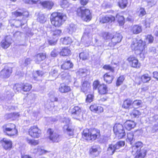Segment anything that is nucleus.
<instances>
[{
	"label": "nucleus",
	"instance_id": "obj_1",
	"mask_svg": "<svg viewBox=\"0 0 158 158\" xmlns=\"http://www.w3.org/2000/svg\"><path fill=\"white\" fill-rule=\"evenodd\" d=\"M66 19V15L61 13H53L50 17L52 24L56 27H59L61 26Z\"/></svg>",
	"mask_w": 158,
	"mask_h": 158
},
{
	"label": "nucleus",
	"instance_id": "obj_2",
	"mask_svg": "<svg viewBox=\"0 0 158 158\" xmlns=\"http://www.w3.org/2000/svg\"><path fill=\"white\" fill-rule=\"evenodd\" d=\"M82 137L88 140H94L100 136V131L95 128L84 129L82 134Z\"/></svg>",
	"mask_w": 158,
	"mask_h": 158
},
{
	"label": "nucleus",
	"instance_id": "obj_3",
	"mask_svg": "<svg viewBox=\"0 0 158 158\" xmlns=\"http://www.w3.org/2000/svg\"><path fill=\"white\" fill-rule=\"evenodd\" d=\"M145 44L141 40H138L136 39H133L131 48L132 50L135 51L137 54H140L145 50Z\"/></svg>",
	"mask_w": 158,
	"mask_h": 158
},
{
	"label": "nucleus",
	"instance_id": "obj_4",
	"mask_svg": "<svg viewBox=\"0 0 158 158\" xmlns=\"http://www.w3.org/2000/svg\"><path fill=\"white\" fill-rule=\"evenodd\" d=\"M77 15L82 19L85 21H89L92 18V15L89 10L84 9L83 7L79 8L76 11Z\"/></svg>",
	"mask_w": 158,
	"mask_h": 158
},
{
	"label": "nucleus",
	"instance_id": "obj_5",
	"mask_svg": "<svg viewBox=\"0 0 158 158\" xmlns=\"http://www.w3.org/2000/svg\"><path fill=\"white\" fill-rule=\"evenodd\" d=\"M114 133L119 139L123 138L126 133L123 126L120 123H116L113 128Z\"/></svg>",
	"mask_w": 158,
	"mask_h": 158
},
{
	"label": "nucleus",
	"instance_id": "obj_6",
	"mask_svg": "<svg viewBox=\"0 0 158 158\" xmlns=\"http://www.w3.org/2000/svg\"><path fill=\"white\" fill-rule=\"evenodd\" d=\"M124 142L123 141H119L114 145H109L107 149V152L110 154H113L115 152L120 149L124 145Z\"/></svg>",
	"mask_w": 158,
	"mask_h": 158
},
{
	"label": "nucleus",
	"instance_id": "obj_7",
	"mask_svg": "<svg viewBox=\"0 0 158 158\" xmlns=\"http://www.w3.org/2000/svg\"><path fill=\"white\" fill-rule=\"evenodd\" d=\"M70 119L68 118H64L62 120L63 123L65 124L63 127V130L65 133L72 136L73 135V131L71 127L69 126Z\"/></svg>",
	"mask_w": 158,
	"mask_h": 158
},
{
	"label": "nucleus",
	"instance_id": "obj_8",
	"mask_svg": "<svg viewBox=\"0 0 158 158\" xmlns=\"http://www.w3.org/2000/svg\"><path fill=\"white\" fill-rule=\"evenodd\" d=\"M29 135L31 137L38 138L40 135L41 131L36 126H33L30 127L28 130Z\"/></svg>",
	"mask_w": 158,
	"mask_h": 158
},
{
	"label": "nucleus",
	"instance_id": "obj_9",
	"mask_svg": "<svg viewBox=\"0 0 158 158\" xmlns=\"http://www.w3.org/2000/svg\"><path fill=\"white\" fill-rule=\"evenodd\" d=\"M48 132L49 135V139L52 142H57L60 140V136L56 133L54 132L52 129H48Z\"/></svg>",
	"mask_w": 158,
	"mask_h": 158
},
{
	"label": "nucleus",
	"instance_id": "obj_10",
	"mask_svg": "<svg viewBox=\"0 0 158 158\" xmlns=\"http://www.w3.org/2000/svg\"><path fill=\"white\" fill-rule=\"evenodd\" d=\"M123 38L122 35L119 33H116L111 39V42L109 45L110 46H114L117 43L120 42Z\"/></svg>",
	"mask_w": 158,
	"mask_h": 158
},
{
	"label": "nucleus",
	"instance_id": "obj_11",
	"mask_svg": "<svg viewBox=\"0 0 158 158\" xmlns=\"http://www.w3.org/2000/svg\"><path fill=\"white\" fill-rule=\"evenodd\" d=\"M131 67L133 68H139L141 66L140 63H139L138 60L133 56H130L127 59Z\"/></svg>",
	"mask_w": 158,
	"mask_h": 158
},
{
	"label": "nucleus",
	"instance_id": "obj_12",
	"mask_svg": "<svg viewBox=\"0 0 158 158\" xmlns=\"http://www.w3.org/2000/svg\"><path fill=\"white\" fill-rule=\"evenodd\" d=\"M81 108L78 106H74L71 110V112L72 116L75 119H78L81 112Z\"/></svg>",
	"mask_w": 158,
	"mask_h": 158
},
{
	"label": "nucleus",
	"instance_id": "obj_13",
	"mask_svg": "<svg viewBox=\"0 0 158 158\" xmlns=\"http://www.w3.org/2000/svg\"><path fill=\"white\" fill-rule=\"evenodd\" d=\"M59 90L61 93H66L71 91V88L69 86L64 84H62L59 87Z\"/></svg>",
	"mask_w": 158,
	"mask_h": 158
},
{
	"label": "nucleus",
	"instance_id": "obj_14",
	"mask_svg": "<svg viewBox=\"0 0 158 158\" xmlns=\"http://www.w3.org/2000/svg\"><path fill=\"white\" fill-rule=\"evenodd\" d=\"M140 79L141 80V81H142L144 83H147L151 80V77L148 74H146L142 75L140 79L139 78H137L135 80L136 82V84L138 85H140L141 82L140 81L137 82V81Z\"/></svg>",
	"mask_w": 158,
	"mask_h": 158
},
{
	"label": "nucleus",
	"instance_id": "obj_15",
	"mask_svg": "<svg viewBox=\"0 0 158 158\" xmlns=\"http://www.w3.org/2000/svg\"><path fill=\"white\" fill-rule=\"evenodd\" d=\"M89 108L91 111L98 113H101L103 110V108L102 107L95 104L91 105Z\"/></svg>",
	"mask_w": 158,
	"mask_h": 158
},
{
	"label": "nucleus",
	"instance_id": "obj_16",
	"mask_svg": "<svg viewBox=\"0 0 158 158\" xmlns=\"http://www.w3.org/2000/svg\"><path fill=\"white\" fill-rule=\"evenodd\" d=\"M115 19V17L111 15L109 16L106 15L101 18L100 19V21L102 23H104L110 21L111 22L114 21Z\"/></svg>",
	"mask_w": 158,
	"mask_h": 158
},
{
	"label": "nucleus",
	"instance_id": "obj_17",
	"mask_svg": "<svg viewBox=\"0 0 158 158\" xmlns=\"http://www.w3.org/2000/svg\"><path fill=\"white\" fill-rule=\"evenodd\" d=\"M135 151L137 152V154L135 158H144L147 152L146 148H145L141 149L139 152L138 150H136Z\"/></svg>",
	"mask_w": 158,
	"mask_h": 158
},
{
	"label": "nucleus",
	"instance_id": "obj_18",
	"mask_svg": "<svg viewBox=\"0 0 158 158\" xmlns=\"http://www.w3.org/2000/svg\"><path fill=\"white\" fill-rule=\"evenodd\" d=\"M135 123L134 121L131 120L127 121L124 123V126L128 130H130L133 128L135 127Z\"/></svg>",
	"mask_w": 158,
	"mask_h": 158
},
{
	"label": "nucleus",
	"instance_id": "obj_19",
	"mask_svg": "<svg viewBox=\"0 0 158 158\" xmlns=\"http://www.w3.org/2000/svg\"><path fill=\"white\" fill-rule=\"evenodd\" d=\"M104 81L107 83L110 84L112 82L114 78V77L112 74H110V73H107L104 75Z\"/></svg>",
	"mask_w": 158,
	"mask_h": 158
},
{
	"label": "nucleus",
	"instance_id": "obj_20",
	"mask_svg": "<svg viewBox=\"0 0 158 158\" xmlns=\"http://www.w3.org/2000/svg\"><path fill=\"white\" fill-rule=\"evenodd\" d=\"M0 77L2 78H6L9 77V69L5 67L0 72Z\"/></svg>",
	"mask_w": 158,
	"mask_h": 158
},
{
	"label": "nucleus",
	"instance_id": "obj_21",
	"mask_svg": "<svg viewBox=\"0 0 158 158\" xmlns=\"http://www.w3.org/2000/svg\"><path fill=\"white\" fill-rule=\"evenodd\" d=\"M90 87V83L88 81H85L82 84L81 90L83 92L85 93L89 90Z\"/></svg>",
	"mask_w": 158,
	"mask_h": 158
},
{
	"label": "nucleus",
	"instance_id": "obj_22",
	"mask_svg": "<svg viewBox=\"0 0 158 158\" xmlns=\"http://www.w3.org/2000/svg\"><path fill=\"white\" fill-rule=\"evenodd\" d=\"M73 64L69 60H66L64 63L61 65V68L67 70L73 67Z\"/></svg>",
	"mask_w": 158,
	"mask_h": 158
},
{
	"label": "nucleus",
	"instance_id": "obj_23",
	"mask_svg": "<svg viewBox=\"0 0 158 158\" xmlns=\"http://www.w3.org/2000/svg\"><path fill=\"white\" fill-rule=\"evenodd\" d=\"M12 15L15 17H17L23 16L25 17H27L29 16V13L28 11H25L22 13L18 11H16L15 12H13L12 13Z\"/></svg>",
	"mask_w": 158,
	"mask_h": 158
},
{
	"label": "nucleus",
	"instance_id": "obj_24",
	"mask_svg": "<svg viewBox=\"0 0 158 158\" xmlns=\"http://www.w3.org/2000/svg\"><path fill=\"white\" fill-rule=\"evenodd\" d=\"M46 55L45 54L43 53H40L37 54L35 57V62L37 64H39L40 62L46 58Z\"/></svg>",
	"mask_w": 158,
	"mask_h": 158
},
{
	"label": "nucleus",
	"instance_id": "obj_25",
	"mask_svg": "<svg viewBox=\"0 0 158 158\" xmlns=\"http://www.w3.org/2000/svg\"><path fill=\"white\" fill-rule=\"evenodd\" d=\"M98 91L101 94H105L107 92V87L106 85L103 84L99 85L98 87Z\"/></svg>",
	"mask_w": 158,
	"mask_h": 158
},
{
	"label": "nucleus",
	"instance_id": "obj_26",
	"mask_svg": "<svg viewBox=\"0 0 158 158\" xmlns=\"http://www.w3.org/2000/svg\"><path fill=\"white\" fill-rule=\"evenodd\" d=\"M131 31L134 34H138L142 31L141 27L138 25H135L131 27Z\"/></svg>",
	"mask_w": 158,
	"mask_h": 158
},
{
	"label": "nucleus",
	"instance_id": "obj_27",
	"mask_svg": "<svg viewBox=\"0 0 158 158\" xmlns=\"http://www.w3.org/2000/svg\"><path fill=\"white\" fill-rule=\"evenodd\" d=\"M98 147L96 146H93L90 149L89 152L90 154L95 156L99 154L98 151Z\"/></svg>",
	"mask_w": 158,
	"mask_h": 158
},
{
	"label": "nucleus",
	"instance_id": "obj_28",
	"mask_svg": "<svg viewBox=\"0 0 158 158\" xmlns=\"http://www.w3.org/2000/svg\"><path fill=\"white\" fill-rule=\"evenodd\" d=\"M3 131L5 135L9 136L10 133V124L4 125L2 127Z\"/></svg>",
	"mask_w": 158,
	"mask_h": 158
},
{
	"label": "nucleus",
	"instance_id": "obj_29",
	"mask_svg": "<svg viewBox=\"0 0 158 158\" xmlns=\"http://www.w3.org/2000/svg\"><path fill=\"white\" fill-rule=\"evenodd\" d=\"M71 51L68 48L64 47L60 52V55L63 56H68L70 54Z\"/></svg>",
	"mask_w": 158,
	"mask_h": 158
},
{
	"label": "nucleus",
	"instance_id": "obj_30",
	"mask_svg": "<svg viewBox=\"0 0 158 158\" xmlns=\"http://www.w3.org/2000/svg\"><path fill=\"white\" fill-rule=\"evenodd\" d=\"M60 41L62 44L65 45L70 44L72 42V40L69 37H66L60 39Z\"/></svg>",
	"mask_w": 158,
	"mask_h": 158
},
{
	"label": "nucleus",
	"instance_id": "obj_31",
	"mask_svg": "<svg viewBox=\"0 0 158 158\" xmlns=\"http://www.w3.org/2000/svg\"><path fill=\"white\" fill-rule=\"evenodd\" d=\"M53 4V2L49 1H45L42 3V5L44 8L48 9H51Z\"/></svg>",
	"mask_w": 158,
	"mask_h": 158
},
{
	"label": "nucleus",
	"instance_id": "obj_32",
	"mask_svg": "<svg viewBox=\"0 0 158 158\" xmlns=\"http://www.w3.org/2000/svg\"><path fill=\"white\" fill-rule=\"evenodd\" d=\"M132 102V101L131 99H127L124 101L122 107L125 109H128L131 106Z\"/></svg>",
	"mask_w": 158,
	"mask_h": 158
},
{
	"label": "nucleus",
	"instance_id": "obj_33",
	"mask_svg": "<svg viewBox=\"0 0 158 158\" xmlns=\"http://www.w3.org/2000/svg\"><path fill=\"white\" fill-rule=\"evenodd\" d=\"M76 28L77 26L75 25L73 23L70 24L68 28L69 33L72 34L75 32L76 31Z\"/></svg>",
	"mask_w": 158,
	"mask_h": 158
},
{
	"label": "nucleus",
	"instance_id": "obj_34",
	"mask_svg": "<svg viewBox=\"0 0 158 158\" xmlns=\"http://www.w3.org/2000/svg\"><path fill=\"white\" fill-rule=\"evenodd\" d=\"M18 131L15 129V126L14 124H10V136L17 135Z\"/></svg>",
	"mask_w": 158,
	"mask_h": 158
},
{
	"label": "nucleus",
	"instance_id": "obj_35",
	"mask_svg": "<svg viewBox=\"0 0 158 158\" xmlns=\"http://www.w3.org/2000/svg\"><path fill=\"white\" fill-rule=\"evenodd\" d=\"M127 3L128 1L127 0H119L118 2L119 6L122 9L126 7Z\"/></svg>",
	"mask_w": 158,
	"mask_h": 158
},
{
	"label": "nucleus",
	"instance_id": "obj_36",
	"mask_svg": "<svg viewBox=\"0 0 158 158\" xmlns=\"http://www.w3.org/2000/svg\"><path fill=\"white\" fill-rule=\"evenodd\" d=\"M3 141L2 145L4 148L6 150L9 149L10 148V141L6 138H4Z\"/></svg>",
	"mask_w": 158,
	"mask_h": 158
},
{
	"label": "nucleus",
	"instance_id": "obj_37",
	"mask_svg": "<svg viewBox=\"0 0 158 158\" xmlns=\"http://www.w3.org/2000/svg\"><path fill=\"white\" fill-rule=\"evenodd\" d=\"M116 19H117L120 25L122 26L124 24V19L123 16L117 14L116 15Z\"/></svg>",
	"mask_w": 158,
	"mask_h": 158
},
{
	"label": "nucleus",
	"instance_id": "obj_38",
	"mask_svg": "<svg viewBox=\"0 0 158 158\" xmlns=\"http://www.w3.org/2000/svg\"><path fill=\"white\" fill-rule=\"evenodd\" d=\"M140 114V112L136 110H133L130 113L131 116L132 118H138Z\"/></svg>",
	"mask_w": 158,
	"mask_h": 158
},
{
	"label": "nucleus",
	"instance_id": "obj_39",
	"mask_svg": "<svg viewBox=\"0 0 158 158\" xmlns=\"http://www.w3.org/2000/svg\"><path fill=\"white\" fill-rule=\"evenodd\" d=\"M137 12L140 17H142L146 14V11L144 8L143 7L138 8L137 10Z\"/></svg>",
	"mask_w": 158,
	"mask_h": 158
},
{
	"label": "nucleus",
	"instance_id": "obj_40",
	"mask_svg": "<svg viewBox=\"0 0 158 158\" xmlns=\"http://www.w3.org/2000/svg\"><path fill=\"white\" fill-rule=\"evenodd\" d=\"M50 76H52L55 79H56L58 75L57 69L54 68H53L50 73Z\"/></svg>",
	"mask_w": 158,
	"mask_h": 158
},
{
	"label": "nucleus",
	"instance_id": "obj_41",
	"mask_svg": "<svg viewBox=\"0 0 158 158\" xmlns=\"http://www.w3.org/2000/svg\"><path fill=\"white\" fill-rule=\"evenodd\" d=\"M133 106L135 108H138L141 106L142 104V102L140 100H135L132 103Z\"/></svg>",
	"mask_w": 158,
	"mask_h": 158
},
{
	"label": "nucleus",
	"instance_id": "obj_42",
	"mask_svg": "<svg viewBox=\"0 0 158 158\" xmlns=\"http://www.w3.org/2000/svg\"><path fill=\"white\" fill-rule=\"evenodd\" d=\"M34 152L35 153H38L39 155H42L45 153V151L44 149H43L40 147H38L37 149H35L34 151Z\"/></svg>",
	"mask_w": 158,
	"mask_h": 158
},
{
	"label": "nucleus",
	"instance_id": "obj_43",
	"mask_svg": "<svg viewBox=\"0 0 158 158\" xmlns=\"http://www.w3.org/2000/svg\"><path fill=\"white\" fill-rule=\"evenodd\" d=\"M27 142L29 144L33 145H36L39 143L37 140L27 138L26 139Z\"/></svg>",
	"mask_w": 158,
	"mask_h": 158
},
{
	"label": "nucleus",
	"instance_id": "obj_44",
	"mask_svg": "<svg viewBox=\"0 0 158 158\" xmlns=\"http://www.w3.org/2000/svg\"><path fill=\"white\" fill-rule=\"evenodd\" d=\"M31 85L28 83L25 84L22 87V90L25 92H27L30 91L31 89Z\"/></svg>",
	"mask_w": 158,
	"mask_h": 158
},
{
	"label": "nucleus",
	"instance_id": "obj_45",
	"mask_svg": "<svg viewBox=\"0 0 158 158\" xmlns=\"http://www.w3.org/2000/svg\"><path fill=\"white\" fill-rule=\"evenodd\" d=\"M124 80V77L123 76H120L117 79L116 81V85L119 86L121 85Z\"/></svg>",
	"mask_w": 158,
	"mask_h": 158
},
{
	"label": "nucleus",
	"instance_id": "obj_46",
	"mask_svg": "<svg viewBox=\"0 0 158 158\" xmlns=\"http://www.w3.org/2000/svg\"><path fill=\"white\" fill-rule=\"evenodd\" d=\"M60 4L62 8H66L69 6L68 2L67 0H61Z\"/></svg>",
	"mask_w": 158,
	"mask_h": 158
},
{
	"label": "nucleus",
	"instance_id": "obj_47",
	"mask_svg": "<svg viewBox=\"0 0 158 158\" xmlns=\"http://www.w3.org/2000/svg\"><path fill=\"white\" fill-rule=\"evenodd\" d=\"M23 86L19 84H16L13 87V89L15 92H18L22 89Z\"/></svg>",
	"mask_w": 158,
	"mask_h": 158
},
{
	"label": "nucleus",
	"instance_id": "obj_48",
	"mask_svg": "<svg viewBox=\"0 0 158 158\" xmlns=\"http://www.w3.org/2000/svg\"><path fill=\"white\" fill-rule=\"evenodd\" d=\"M1 46L3 48H7L10 46L9 43L5 40L1 42Z\"/></svg>",
	"mask_w": 158,
	"mask_h": 158
},
{
	"label": "nucleus",
	"instance_id": "obj_49",
	"mask_svg": "<svg viewBox=\"0 0 158 158\" xmlns=\"http://www.w3.org/2000/svg\"><path fill=\"white\" fill-rule=\"evenodd\" d=\"M46 18L43 14H40L38 18V20L41 23H44L46 21Z\"/></svg>",
	"mask_w": 158,
	"mask_h": 158
},
{
	"label": "nucleus",
	"instance_id": "obj_50",
	"mask_svg": "<svg viewBox=\"0 0 158 158\" xmlns=\"http://www.w3.org/2000/svg\"><path fill=\"white\" fill-rule=\"evenodd\" d=\"M146 2L148 4V5L151 7L155 5L156 3V0H146Z\"/></svg>",
	"mask_w": 158,
	"mask_h": 158
},
{
	"label": "nucleus",
	"instance_id": "obj_51",
	"mask_svg": "<svg viewBox=\"0 0 158 158\" xmlns=\"http://www.w3.org/2000/svg\"><path fill=\"white\" fill-rule=\"evenodd\" d=\"M94 99V96L92 94H88L86 99V102H87L90 103L93 101Z\"/></svg>",
	"mask_w": 158,
	"mask_h": 158
},
{
	"label": "nucleus",
	"instance_id": "obj_52",
	"mask_svg": "<svg viewBox=\"0 0 158 158\" xmlns=\"http://www.w3.org/2000/svg\"><path fill=\"white\" fill-rule=\"evenodd\" d=\"M61 33V31L59 29H56L55 31H53L52 34L54 36L57 37Z\"/></svg>",
	"mask_w": 158,
	"mask_h": 158
},
{
	"label": "nucleus",
	"instance_id": "obj_53",
	"mask_svg": "<svg viewBox=\"0 0 158 158\" xmlns=\"http://www.w3.org/2000/svg\"><path fill=\"white\" fill-rule=\"evenodd\" d=\"M143 143L140 142H138L135 144V145L133 146L132 149L135 150L136 148H140L142 146Z\"/></svg>",
	"mask_w": 158,
	"mask_h": 158
},
{
	"label": "nucleus",
	"instance_id": "obj_54",
	"mask_svg": "<svg viewBox=\"0 0 158 158\" xmlns=\"http://www.w3.org/2000/svg\"><path fill=\"white\" fill-rule=\"evenodd\" d=\"M37 75L38 76H42L43 74V73L41 71H37L33 74V78L35 80H36L37 77L36 76Z\"/></svg>",
	"mask_w": 158,
	"mask_h": 158
},
{
	"label": "nucleus",
	"instance_id": "obj_55",
	"mask_svg": "<svg viewBox=\"0 0 158 158\" xmlns=\"http://www.w3.org/2000/svg\"><path fill=\"white\" fill-rule=\"evenodd\" d=\"M86 69H79L78 73L81 76H85L86 75Z\"/></svg>",
	"mask_w": 158,
	"mask_h": 158
},
{
	"label": "nucleus",
	"instance_id": "obj_56",
	"mask_svg": "<svg viewBox=\"0 0 158 158\" xmlns=\"http://www.w3.org/2000/svg\"><path fill=\"white\" fill-rule=\"evenodd\" d=\"M103 68L106 70H110L111 72L113 73L114 71V68L112 67L109 65H105L103 66Z\"/></svg>",
	"mask_w": 158,
	"mask_h": 158
},
{
	"label": "nucleus",
	"instance_id": "obj_57",
	"mask_svg": "<svg viewBox=\"0 0 158 158\" xmlns=\"http://www.w3.org/2000/svg\"><path fill=\"white\" fill-rule=\"evenodd\" d=\"M134 135L132 132H130L127 134V139L131 142L133 139Z\"/></svg>",
	"mask_w": 158,
	"mask_h": 158
},
{
	"label": "nucleus",
	"instance_id": "obj_58",
	"mask_svg": "<svg viewBox=\"0 0 158 158\" xmlns=\"http://www.w3.org/2000/svg\"><path fill=\"white\" fill-rule=\"evenodd\" d=\"M112 37V35L108 32H105L103 35V37L105 40L110 39Z\"/></svg>",
	"mask_w": 158,
	"mask_h": 158
},
{
	"label": "nucleus",
	"instance_id": "obj_59",
	"mask_svg": "<svg viewBox=\"0 0 158 158\" xmlns=\"http://www.w3.org/2000/svg\"><path fill=\"white\" fill-rule=\"evenodd\" d=\"M11 115L12 120H14L19 117V114L18 113H13L10 114ZM11 118V117H10Z\"/></svg>",
	"mask_w": 158,
	"mask_h": 158
},
{
	"label": "nucleus",
	"instance_id": "obj_60",
	"mask_svg": "<svg viewBox=\"0 0 158 158\" xmlns=\"http://www.w3.org/2000/svg\"><path fill=\"white\" fill-rule=\"evenodd\" d=\"M80 59L83 60H85L87 59V53L84 52H81L79 54Z\"/></svg>",
	"mask_w": 158,
	"mask_h": 158
},
{
	"label": "nucleus",
	"instance_id": "obj_61",
	"mask_svg": "<svg viewBox=\"0 0 158 158\" xmlns=\"http://www.w3.org/2000/svg\"><path fill=\"white\" fill-rule=\"evenodd\" d=\"M154 40L153 37L151 35H148L146 38V41H148L149 43H152Z\"/></svg>",
	"mask_w": 158,
	"mask_h": 158
},
{
	"label": "nucleus",
	"instance_id": "obj_62",
	"mask_svg": "<svg viewBox=\"0 0 158 158\" xmlns=\"http://www.w3.org/2000/svg\"><path fill=\"white\" fill-rule=\"evenodd\" d=\"M100 85L99 84V83L98 81H95L94 82L93 84L94 89H96L98 88V87L99 85Z\"/></svg>",
	"mask_w": 158,
	"mask_h": 158
},
{
	"label": "nucleus",
	"instance_id": "obj_63",
	"mask_svg": "<svg viewBox=\"0 0 158 158\" xmlns=\"http://www.w3.org/2000/svg\"><path fill=\"white\" fill-rule=\"evenodd\" d=\"M57 41V39L56 38L53 40L51 39L48 40V42L50 45H55L56 44Z\"/></svg>",
	"mask_w": 158,
	"mask_h": 158
},
{
	"label": "nucleus",
	"instance_id": "obj_64",
	"mask_svg": "<svg viewBox=\"0 0 158 158\" xmlns=\"http://www.w3.org/2000/svg\"><path fill=\"white\" fill-rule=\"evenodd\" d=\"M59 52L56 49H54L51 52V56L52 57H56L58 54Z\"/></svg>",
	"mask_w": 158,
	"mask_h": 158
}]
</instances>
